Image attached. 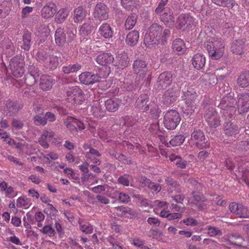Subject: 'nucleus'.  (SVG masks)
Segmentation results:
<instances>
[{
	"label": "nucleus",
	"instance_id": "obj_45",
	"mask_svg": "<svg viewBox=\"0 0 249 249\" xmlns=\"http://www.w3.org/2000/svg\"><path fill=\"white\" fill-rule=\"evenodd\" d=\"M93 26L90 23H85L81 27L79 30L80 34L83 36H86L90 34L93 29Z\"/></svg>",
	"mask_w": 249,
	"mask_h": 249
},
{
	"label": "nucleus",
	"instance_id": "obj_42",
	"mask_svg": "<svg viewBox=\"0 0 249 249\" xmlns=\"http://www.w3.org/2000/svg\"><path fill=\"white\" fill-rule=\"evenodd\" d=\"M137 16L135 13H132L126 18L124 26L126 29L130 30L133 28L137 22Z\"/></svg>",
	"mask_w": 249,
	"mask_h": 249
},
{
	"label": "nucleus",
	"instance_id": "obj_8",
	"mask_svg": "<svg viewBox=\"0 0 249 249\" xmlns=\"http://www.w3.org/2000/svg\"><path fill=\"white\" fill-rule=\"evenodd\" d=\"M180 121L179 113L175 110H170L167 111L164 115L163 123L168 129H174L179 124Z\"/></svg>",
	"mask_w": 249,
	"mask_h": 249
},
{
	"label": "nucleus",
	"instance_id": "obj_10",
	"mask_svg": "<svg viewBox=\"0 0 249 249\" xmlns=\"http://www.w3.org/2000/svg\"><path fill=\"white\" fill-rule=\"evenodd\" d=\"M20 58L14 57L10 61V67L12 74L17 78L21 77L24 72L23 64Z\"/></svg>",
	"mask_w": 249,
	"mask_h": 249
},
{
	"label": "nucleus",
	"instance_id": "obj_59",
	"mask_svg": "<svg viewBox=\"0 0 249 249\" xmlns=\"http://www.w3.org/2000/svg\"><path fill=\"white\" fill-rule=\"evenodd\" d=\"M44 159L47 160L48 161L51 160H55L58 159V155L56 152H51L50 153L44 154L43 155Z\"/></svg>",
	"mask_w": 249,
	"mask_h": 249
},
{
	"label": "nucleus",
	"instance_id": "obj_51",
	"mask_svg": "<svg viewBox=\"0 0 249 249\" xmlns=\"http://www.w3.org/2000/svg\"><path fill=\"white\" fill-rule=\"evenodd\" d=\"M121 4L123 7L127 10H131L137 4V0H121Z\"/></svg>",
	"mask_w": 249,
	"mask_h": 249
},
{
	"label": "nucleus",
	"instance_id": "obj_7",
	"mask_svg": "<svg viewBox=\"0 0 249 249\" xmlns=\"http://www.w3.org/2000/svg\"><path fill=\"white\" fill-rule=\"evenodd\" d=\"M190 142L192 144L199 149H206L210 147V143L204 135L202 131L197 129L191 134Z\"/></svg>",
	"mask_w": 249,
	"mask_h": 249
},
{
	"label": "nucleus",
	"instance_id": "obj_53",
	"mask_svg": "<svg viewBox=\"0 0 249 249\" xmlns=\"http://www.w3.org/2000/svg\"><path fill=\"white\" fill-rule=\"evenodd\" d=\"M30 205V201L26 197H19L17 200V206L18 207H24L27 208Z\"/></svg>",
	"mask_w": 249,
	"mask_h": 249
},
{
	"label": "nucleus",
	"instance_id": "obj_19",
	"mask_svg": "<svg viewBox=\"0 0 249 249\" xmlns=\"http://www.w3.org/2000/svg\"><path fill=\"white\" fill-rule=\"evenodd\" d=\"M160 19L166 25L171 27L175 24V18L173 12L171 9H166L164 12L160 15Z\"/></svg>",
	"mask_w": 249,
	"mask_h": 249
},
{
	"label": "nucleus",
	"instance_id": "obj_52",
	"mask_svg": "<svg viewBox=\"0 0 249 249\" xmlns=\"http://www.w3.org/2000/svg\"><path fill=\"white\" fill-rule=\"evenodd\" d=\"M38 76H34L33 74L27 73L25 75V83L28 86L34 85L38 79Z\"/></svg>",
	"mask_w": 249,
	"mask_h": 249
},
{
	"label": "nucleus",
	"instance_id": "obj_4",
	"mask_svg": "<svg viewBox=\"0 0 249 249\" xmlns=\"http://www.w3.org/2000/svg\"><path fill=\"white\" fill-rule=\"evenodd\" d=\"M235 100L231 96H224L219 105L222 109L221 113L226 118H231L235 112Z\"/></svg>",
	"mask_w": 249,
	"mask_h": 249
},
{
	"label": "nucleus",
	"instance_id": "obj_28",
	"mask_svg": "<svg viewBox=\"0 0 249 249\" xmlns=\"http://www.w3.org/2000/svg\"><path fill=\"white\" fill-rule=\"evenodd\" d=\"M86 11L82 7H78L74 11L73 20L76 23L82 22L87 16Z\"/></svg>",
	"mask_w": 249,
	"mask_h": 249
},
{
	"label": "nucleus",
	"instance_id": "obj_38",
	"mask_svg": "<svg viewBox=\"0 0 249 249\" xmlns=\"http://www.w3.org/2000/svg\"><path fill=\"white\" fill-rule=\"evenodd\" d=\"M31 36L29 33H26L23 36L22 40L18 42V46L22 49L28 51L31 46Z\"/></svg>",
	"mask_w": 249,
	"mask_h": 249
},
{
	"label": "nucleus",
	"instance_id": "obj_11",
	"mask_svg": "<svg viewBox=\"0 0 249 249\" xmlns=\"http://www.w3.org/2000/svg\"><path fill=\"white\" fill-rule=\"evenodd\" d=\"M108 13L109 9L107 5L102 3H99L94 8L93 16L96 20L101 21L108 19Z\"/></svg>",
	"mask_w": 249,
	"mask_h": 249
},
{
	"label": "nucleus",
	"instance_id": "obj_43",
	"mask_svg": "<svg viewBox=\"0 0 249 249\" xmlns=\"http://www.w3.org/2000/svg\"><path fill=\"white\" fill-rule=\"evenodd\" d=\"M90 112L96 117H100L103 115V111L99 102L95 101L93 103L90 107Z\"/></svg>",
	"mask_w": 249,
	"mask_h": 249
},
{
	"label": "nucleus",
	"instance_id": "obj_18",
	"mask_svg": "<svg viewBox=\"0 0 249 249\" xmlns=\"http://www.w3.org/2000/svg\"><path fill=\"white\" fill-rule=\"evenodd\" d=\"M114 65L118 68L124 69L129 64V58L126 53L122 52L117 53L115 59L114 61Z\"/></svg>",
	"mask_w": 249,
	"mask_h": 249
},
{
	"label": "nucleus",
	"instance_id": "obj_26",
	"mask_svg": "<svg viewBox=\"0 0 249 249\" xmlns=\"http://www.w3.org/2000/svg\"><path fill=\"white\" fill-rule=\"evenodd\" d=\"M172 49L178 54L185 53L186 48L184 41L180 38L176 39L172 43Z\"/></svg>",
	"mask_w": 249,
	"mask_h": 249
},
{
	"label": "nucleus",
	"instance_id": "obj_32",
	"mask_svg": "<svg viewBox=\"0 0 249 249\" xmlns=\"http://www.w3.org/2000/svg\"><path fill=\"white\" fill-rule=\"evenodd\" d=\"M121 104V101L118 99H109L105 103L106 109L110 112L116 111Z\"/></svg>",
	"mask_w": 249,
	"mask_h": 249
},
{
	"label": "nucleus",
	"instance_id": "obj_35",
	"mask_svg": "<svg viewBox=\"0 0 249 249\" xmlns=\"http://www.w3.org/2000/svg\"><path fill=\"white\" fill-rule=\"evenodd\" d=\"M244 42L242 40H235L231 45V51L236 55H242L243 52Z\"/></svg>",
	"mask_w": 249,
	"mask_h": 249
},
{
	"label": "nucleus",
	"instance_id": "obj_5",
	"mask_svg": "<svg viewBox=\"0 0 249 249\" xmlns=\"http://www.w3.org/2000/svg\"><path fill=\"white\" fill-rule=\"evenodd\" d=\"M108 75V70L107 68L104 74H102V71L96 74L92 73L90 72H82L79 75V79L81 83L86 85H89L100 82L102 78L104 79Z\"/></svg>",
	"mask_w": 249,
	"mask_h": 249
},
{
	"label": "nucleus",
	"instance_id": "obj_48",
	"mask_svg": "<svg viewBox=\"0 0 249 249\" xmlns=\"http://www.w3.org/2000/svg\"><path fill=\"white\" fill-rule=\"evenodd\" d=\"M235 214L239 217L249 218V210L247 207L241 204Z\"/></svg>",
	"mask_w": 249,
	"mask_h": 249
},
{
	"label": "nucleus",
	"instance_id": "obj_37",
	"mask_svg": "<svg viewBox=\"0 0 249 249\" xmlns=\"http://www.w3.org/2000/svg\"><path fill=\"white\" fill-rule=\"evenodd\" d=\"M162 31V28L161 26L158 23H155L149 27L146 34L152 36H154L160 38Z\"/></svg>",
	"mask_w": 249,
	"mask_h": 249
},
{
	"label": "nucleus",
	"instance_id": "obj_17",
	"mask_svg": "<svg viewBox=\"0 0 249 249\" xmlns=\"http://www.w3.org/2000/svg\"><path fill=\"white\" fill-rule=\"evenodd\" d=\"M173 81L172 75L170 72H165L161 73L159 77L157 85L159 89H165L170 85Z\"/></svg>",
	"mask_w": 249,
	"mask_h": 249
},
{
	"label": "nucleus",
	"instance_id": "obj_9",
	"mask_svg": "<svg viewBox=\"0 0 249 249\" xmlns=\"http://www.w3.org/2000/svg\"><path fill=\"white\" fill-rule=\"evenodd\" d=\"M23 107V105L18 102H14L8 99L3 103L2 110L3 113L7 116H12L18 112Z\"/></svg>",
	"mask_w": 249,
	"mask_h": 249
},
{
	"label": "nucleus",
	"instance_id": "obj_29",
	"mask_svg": "<svg viewBox=\"0 0 249 249\" xmlns=\"http://www.w3.org/2000/svg\"><path fill=\"white\" fill-rule=\"evenodd\" d=\"M56 6L54 4L45 5L41 10V15L45 18L52 17L56 13Z\"/></svg>",
	"mask_w": 249,
	"mask_h": 249
},
{
	"label": "nucleus",
	"instance_id": "obj_36",
	"mask_svg": "<svg viewBox=\"0 0 249 249\" xmlns=\"http://www.w3.org/2000/svg\"><path fill=\"white\" fill-rule=\"evenodd\" d=\"M139 38V33L134 30L130 32L126 36L125 41L127 45L130 46L135 45Z\"/></svg>",
	"mask_w": 249,
	"mask_h": 249
},
{
	"label": "nucleus",
	"instance_id": "obj_49",
	"mask_svg": "<svg viewBox=\"0 0 249 249\" xmlns=\"http://www.w3.org/2000/svg\"><path fill=\"white\" fill-rule=\"evenodd\" d=\"M185 139L183 135H179L174 136L169 141V143L172 146H177L182 144Z\"/></svg>",
	"mask_w": 249,
	"mask_h": 249
},
{
	"label": "nucleus",
	"instance_id": "obj_57",
	"mask_svg": "<svg viewBox=\"0 0 249 249\" xmlns=\"http://www.w3.org/2000/svg\"><path fill=\"white\" fill-rule=\"evenodd\" d=\"M48 56L49 55L45 52H38L35 55L36 59L42 63L44 66Z\"/></svg>",
	"mask_w": 249,
	"mask_h": 249
},
{
	"label": "nucleus",
	"instance_id": "obj_34",
	"mask_svg": "<svg viewBox=\"0 0 249 249\" xmlns=\"http://www.w3.org/2000/svg\"><path fill=\"white\" fill-rule=\"evenodd\" d=\"M99 34L106 38H111L113 35V31L110 26L107 23H103L99 28Z\"/></svg>",
	"mask_w": 249,
	"mask_h": 249
},
{
	"label": "nucleus",
	"instance_id": "obj_39",
	"mask_svg": "<svg viewBox=\"0 0 249 249\" xmlns=\"http://www.w3.org/2000/svg\"><path fill=\"white\" fill-rule=\"evenodd\" d=\"M58 66V58L56 56L49 55L46 61L45 67L49 69H54Z\"/></svg>",
	"mask_w": 249,
	"mask_h": 249
},
{
	"label": "nucleus",
	"instance_id": "obj_6",
	"mask_svg": "<svg viewBox=\"0 0 249 249\" xmlns=\"http://www.w3.org/2000/svg\"><path fill=\"white\" fill-rule=\"evenodd\" d=\"M64 92L74 104H81L84 100V93L77 86L71 87L67 84L64 87Z\"/></svg>",
	"mask_w": 249,
	"mask_h": 249
},
{
	"label": "nucleus",
	"instance_id": "obj_64",
	"mask_svg": "<svg viewBox=\"0 0 249 249\" xmlns=\"http://www.w3.org/2000/svg\"><path fill=\"white\" fill-rule=\"evenodd\" d=\"M242 179L249 187V169H246L242 171Z\"/></svg>",
	"mask_w": 249,
	"mask_h": 249
},
{
	"label": "nucleus",
	"instance_id": "obj_58",
	"mask_svg": "<svg viewBox=\"0 0 249 249\" xmlns=\"http://www.w3.org/2000/svg\"><path fill=\"white\" fill-rule=\"evenodd\" d=\"M208 234L210 236H214L217 235H221V231L215 227L208 226L207 227Z\"/></svg>",
	"mask_w": 249,
	"mask_h": 249
},
{
	"label": "nucleus",
	"instance_id": "obj_20",
	"mask_svg": "<svg viewBox=\"0 0 249 249\" xmlns=\"http://www.w3.org/2000/svg\"><path fill=\"white\" fill-rule=\"evenodd\" d=\"M238 108L243 113L249 111V93H244L241 95L238 101Z\"/></svg>",
	"mask_w": 249,
	"mask_h": 249
},
{
	"label": "nucleus",
	"instance_id": "obj_55",
	"mask_svg": "<svg viewBox=\"0 0 249 249\" xmlns=\"http://www.w3.org/2000/svg\"><path fill=\"white\" fill-rule=\"evenodd\" d=\"M34 123L35 125H45L47 122L45 120L44 116H41L39 115H36L33 118Z\"/></svg>",
	"mask_w": 249,
	"mask_h": 249
},
{
	"label": "nucleus",
	"instance_id": "obj_23",
	"mask_svg": "<svg viewBox=\"0 0 249 249\" xmlns=\"http://www.w3.org/2000/svg\"><path fill=\"white\" fill-rule=\"evenodd\" d=\"M114 58L110 53H103L97 56L96 61L101 65L107 67V64L113 62Z\"/></svg>",
	"mask_w": 249,
	"mask_h": 249
},
{
	"label": "nucleus",
	"instance_id": "obj_61",
	"mask_svg": "<svg viewBox=\"0 0 249 249\" xmlns=\"http://www.w3.org/2000/svg\"><path fill=\"white\" fill-rule=\"evenodd\" d=\"M182 222L187 226H195L198 224L197 220L191 217L184 219Z\"/></svg>",
	"mask_w": 249,
	"mask_h": 249
},
{
	"label": "nucleus",
	"instance_id": "obj_62",
	"mask_svg": "<svg viewBox=\"0 0 249 249\" xmlns=\"http://www.w3.org/2000/svg\"><path fill=\"white\" fill-rule=\"evenodd\" d=\"M119 200L123 203H127L130 201L129 196L124 193H120L118 195Z\"/></svg>",
	"mask_w": 249,
	"mask_h": 249
},
{
	"label": "nucleus",
	"instance_id": "obj_25",
	"mask_svg": "<svg viewBox=\"0 0 249 249\" xmlns=\"http://www.w3.org/2000/svg\"><path fill=\"white\" fill-rule=\"evenodd\" d=\"M192 61L193 66L197 70H200L205 65V57L203 54L198 53L194 55Z\"/></svg>",
	"mask_w": 249,
	"mask_h": 249
},
{
	"label": "nucleus",
	"instance_id": "obj_22",
	"mask_svg": "<svg viewBox=\"0 0 249 249\" xmlns=\"http://www.w3.org/2000/svg\"><path fill=\"white\" fill-rule=\"evenodd\" d=\"M1 47L3 53L7 56H11L15 54V48L13 43L9 38H4L1 43Z\"/></svg>",
	"mask_w": 249,
	"mask_h": 249
},
{
	"label": "nucleus",
	"instance_id": "obj_16",
	"mask_svg": "<svg viewBox=\"0 0 249 249\" xmlns=\"http://www.w3.org/2000/svg\"><path fill=\"white\" fill-rule=\"evenodd\" d=\"M194 19L188 15H180L177 21V27L183 31L189 28L194 24Z\"/></svg>",
	"mask_w": 249,
	"mask_h": 249
},
{
	"label": "nucleus",
	"instance_id": "obj_47",
	"mask_svg": "<svg viewBox=\"0 0 249 249\" xmlns=\"http://www.w3.org/2000/svg\"><path fill=\"white\" fill-rule=\"evenodd\" d=\"M81 69V65L76 63L73 65H69L67 66H64L62 68V70L64 73L69 74L71 72H76Z\"/></svg>",
	"mask_w": 249,
	"mask_h": 249
},
{
	"label": "nucleus",
	"instance_id": "obj_13",
	"mask_svg": "<svg viewBox=\"0 0 249 249\" xmlns=\"http://www.w3.org/2000/svg\"><path fill=\"white\" fill-rule=\"evenodd\" d=\"M69 38L67 40L66 34L64 33L63 29L59 28L56 29L55 33V40L56 44L58 46L63 45L67 41L71 42L74 37V35L71 31L67 32Z\"/></svg>",
	"mask_w": 249,
	"mask_h": 249
},
{
	"label": "nucleus",
	"instance_id": "obj_1",
	"mask_svg": "<svg viewBox=\"0 0 249 249\" xmlns=\"http://www.w3.org/2000/svg\"><path fill=\"white\" fill-rule=\"evenodd\" d=\"M204 46L212 59L218 60L223 55L225 44L221 37H210L204 43Z\"/></svg>",
	"mask_w": 249,
	"mask_h": 249
},
{
	"label": "nucleus",
	"instance_id": "obj_30",
	"mask_svg": "<svg viewBox=\"0 0 249 249\" xmlns=\"http://www.w3.org/2000/svg\"><path fill=\"white\" fill-rule=\"evenodd\" d=\"M160 38L154 36L146 34L144 36V43L145 46L150 48H155L159 44Z\"/></svg>",
	"mask_w": 249,
	"mask_h": 249
},
{
	"label": "nucleus",
	"instance_id": "obj_3",
	"mask_svg": "<svg viewBox=\"0 0 249 249\" xmlns=\"http://www.w3.org/2000/svg\"><path fill=\"white\" fill-rule=\"evenodd\" d=\"M183 96L182 98L186 100L187 108L185 109L184 114L189 116L194 112L195 108V100L196 97V90L193 86H187L183 89Z\"/></svg>",
	"mask_w": 249,
	"mask_h": 249
},
{
	"label": "nucleus",
	"instance_id": "obj_60",
	"mask_svg": "<svg viewBox=\"0 0 249 249\" xmlns=\"http://www.w3.org/2000/svg\"><path fill=\"white\" fill-rule=\"evenodd\" d=\"M39 71L38 69L34 64H31V63L29 65L28 73L33 74L34 76H38Z\"/></svg>",
	"mask_w": 249,
	"mask_h": 249
},
{
	"label": "nucleus",
	"instance_id": "obj_14",
	"mask_svg": "<svg viewBox=\"0 0 249 249\" xmlns=\"http://www.w3.org/2000/svg\"><path fill=\"white\" fill-rule=\"evenodd\" d=\"M204 118L211 127L216 128L220 125V120L217 113L213 108H209L205 111Z\"/></svg>",
	"mask_w": 249,
	"mask_h": 249
},
{
	"label": "nucleus",
	"instance_id": "obj_12",
	"mask_svg": "<svg viewBox=\"0 0 249 249\" xmlns=\"http://www.w3.org/2000/svg\"><path fill=\"white\" fill-rule=\"evenodd\" d=\"M133 70L137 77L143 79L148 71L147 63L142 59H136L133 64Z\"/></svg>",
	"mask_w": 249,
	"mask_h": 249
},
{
	"label": "nucleus",
	"instance_id": "obj_56",
	"mask_svg": "<svg viewBox=\"0 0 249 249\" xmlns=\"http://www.w3.org/2000/svg\"><path fill=\"white\" fill-rule=\"evenodd\" d=\"M132 177L128 175H124L119 177L118 178V182L124 186H128Z\"/></svg>",
	"mask_w": 249,
	"mask_h": 249
},
{
	"label": "nucleus",
	"instance_id": "obj_2",
	"mask_svg": "<svg viewBox=\"0 0 249 249\" xmlns=\"http://www.w3.org/2000/svg\"><path fill=\"white\" fill-rule=\"evenodd\" d=\"M188 181L192 186H194V189L192 192L194 199L191 202L190 205L192 206H196L199 210L206 209V205L203 203L205 201V198L203 195L197 193V192H199L202 190L201 185L194 179H189Z\"/></svg>",
	"mask_w": 249,
	"mask_h": 249
},
{
	"label": "nucleus",
	"instance_id": "obj_27",
	"mask_svg": "<svg viewBox=\"0 0 249 249\" xmlns=\"http://www.w3.org/2000/svg\"><path fill=\"white\" fill-rule=\"evenodd\" d=\"M53 85V79L48 75H42L40 79V88L43 90L48 91L51 89Z\"/></svg>",
	"mask_w": 249,
	"mask_h": 249
},
{
	"label": "nucleus",
	"instance_id": "obj_33",
	"mask_svg": "<svg viewBox=\"0 0 249 249\" xmlns=\"http://www.w3.org/2000/svg\"><path fill=\"white\" fill-rule=\"evenodd\" d=\"M223 129L224 133L229 136L235 135L239 132L238 127L229 121L224 124Z\"/></svg>",
	"mask_w": 249,
	"mask_h": 249
},
{
	"label": "nucleus",
	"instance_id": "obj_54",
	"mask_svg": "<svg viewBox=\"0 0 249 249\" xmlns=\"http://www.w3.org/2000/svg\"><path fill=\"white\" fill-rule=\"evenodd\" d=\"M41 233L46 234L50 237H52L54 235L55 232L52 226L50 225H46L44 226L40 230Z\"/></svg>",
	"mask_w": 249,
	"mask_h": 249
},
{
	"label": "nucleus",
	"instance_id": "obj_41",
	"mask_svg": "<svg viewBox=\"0 0 249 249\" xmlns=\"http://www.w3.org/2000/svg\"><path fill=\"white\" fill-rule=\"evenodd\" d=\"M238 86L242 88H245L249 85V72L242 73L237 79Z\"/></svg>",
	"mask_w": 249,
	"mask_h": 249
},
{
	"label": "nucleus",
	"instance_id": "obj_40",
	"mask_svg": "<svg viewBox=\"0 0 249 249\" xmlns=\"http://www.w3.org/2000/svg\"><path fill=\"white\" fill-rule=\"evenodd\" d=\"M69 10L67 9L64 8L60 9L55 16V22L57 23H61L63 22L69 15Z\"/></svg>",
	"mask_w": 249,
	"mask_h": 249
},
{
	"label": "nucleus",
	"instance_id": "obj_21",
	"mask_svg": "<svg viewBox=\"0 0 249 249\" xmlns=\"http://www.w3.org/2000/svg\"><path fill=\"white\" fill-rule=\"evenodd\" d=\"M178 96L179 91L178 90L172 88L169 89L165 92L163 95L164 103L166 105H170L175 101Z\"/></svg>",
	"mask_w": 249,
	"mask_h": 249
},
{
	"label": "nucleus",
	"instance_id": "obj_15",
	"mask_svg": "<svg viewBox=\"0 0 249 249\" xmlns=\"http://www.w3.org/2000/svg\"><path fill=\"white\" fill-rule=\"evenodd\" d=\"M65 124L72 133L81 131L85 128V124L83 122L71 117L68 118L67 121L65 122Z\"/></svg>",
	"mask_w": 249,
	"mask_h": 249
},
{
	"label": "nucleus",
	"instance_id": "obj_44",
	"mask_svg": "<svg viewBox=\"0 0 249 249\" xmlns=\"http://www.w3.org/2000/svg\"><path fill=\"white\" fill-rule=\"evenodd\" d=\"M78 223L80 226V229L82 232L86 234H90L93 232V227L89 223H87L83 220L79 219Z\"/></svg>",
	"mask_w": 249,
	"mask_h": 249
},
{
	"label": "nucleus",
	"instance_id": "obj_31",
	"mask_svg": "<svg viewBox=\"0 0 249 249\" xmlns=\"http://www.w3.org/2000/svg\"><path fill=\"white\" fill-rule=\"evenodd\" d=\"M148 96L145 94L141 95L137 100L136 104L137 107L142 109V111H146L149 108V106L147 104L148 102Z\"/></svg>",
	"mask_w": 249,
	"mask_h": 249
},
{
	"label": "nucleus",
	"instance_id": "obj_24",
	"mask_svg": "<svg viewBox=\"0 0 249 249\" xmlns=\"http://www.w3.org/2000/svg\"><path fill=\"white\" fill-rule=\"evenodd\" d=\"M87 160L96 165H100V160L97 158L101 156L99 152L95 149H90V151L85 153Z\"/></svg>",
	"mask_w": 249,
	"mask_h": 249
},
{
	"label": "nucleus",
	"instance_id": "obj_63",
	"mask_svg": "<svg viewBox=\"0 0 249 249\" xmlns=\"http://www.w3.org/2000/svg\"><path fill=\"white\" fill-rule=\"evenodd\" d=\"M33 8L32 7L26 6L23 8L21 11V17L22 18H27L29 14L32 12Z\"/></svg>",
	"mask_w": 249,
	"mask_h": 249
},
{
	"label": "nucleus",
	"instance_id": "obj_50",
	"mask_svg": "<svg viewBox=\"0 0 249 249\" xmlns=\"http://www.w3.org/2000/svg\"><path fill=\"white\" fill-rule=\"evenodd\" d=\"M168 1V0H161L155 10V13L160 15L162 13L164 12L166 9H170L169 7L166 6Z\"/></svg>",
	"mask_w": 249,
	"mask_h": 249
},
{
	"label": "nucleus",
	"instance_id": "obj_46",
	"mask_svg": "<svg viewBox=\"0 0 249 249\" xmlns=\"http://www.w3.org/2000/svg\"><path fill=\"white\" fill-rule=\"evenodd\" d=\"M215 4L224 7L232 8L235 5V0H211Z\"/></svg>",
	"mask_w": 249,
	"mask_h": 249
}]
</instances>
